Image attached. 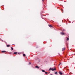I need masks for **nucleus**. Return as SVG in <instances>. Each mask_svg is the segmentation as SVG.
<instances>
[{
	"mask_svg": "<svg viewBox=\"0 0 75 75\" xmlns=\"http://www.w3.org/2000/svg\"><path fill=\"white\" fill-rule=\"evenodd\" d=\"M56 70V69H55V68L54 69L53 68H50L49 69V71H55Z\"/></svg>",
	"mask_w": 75,
	"mask_h": 75,
	"instance_id": "nucleus-1",
	"label": "nucleus"
},
{
	"mask_svg": "<svg viewBox=\"0 0 75 75\" xmlns=\"http://www.w3.org/2000/svg\"><path fill=\"white\" fill-rule=\"evenodd\" d=\"M60 34L62 35H65V33L63 32H62L60 33Z\"/></svg>",
	"mask_w": 75,
	"mask_h": 75,
	"instance_id": "nucleus-2",
	"label": "nucleus"
},
{
	"mask_svg": "<svg viewBox=\"0 0 75 75\" xmlns=\"http://www.w3.org/2000/svg\"><path fill=\"white\" fill-rule=\"evenodd\" d=\"M59 73L60 75H62V74H63V73H62L61 72V71L59 72Z\"/></svg>",
	"mask_w": 75,
	"mask_h": 75,
	"instance_id": "nucleus-3",
	"label": "nucleus"
},
{
	"mask_svg": "<svg viewBox=\"0 0 75 75\" xmlns=\"http://www.w3.org/2000/svg\"><path fill=\"white\" fill-rule=\"evenodd\" d=\"M65 50V48H63L62 49V51H64Z\"/></svg>",
	"mask_w": 75,
	"mask_h": 75,
	"instance_id": "nucleus-4",
	"label": "nucleus"
},
{
	"mask_svg": "<svg viewBox=\"0 0 75 75\" xmlns=\"http://www.w3.org/2000/svg\"><path fill=\"white\" fill-rule=\"evenodd\" d=\"M2 52H3V53H4V52H6V51H2Z\"/></svg>",
	"mask_w": 75,
	"mask_h": 75,
	"instance_id": "nucleus-5",
	"label": "nucleus"
},
{
	"mask_svg": "<svg viewBox=\"0 0 75 75\" xmlns=\"http://www.w3.org/2000/svg\"><path fill=\"white\" fill-rule=\"evenodd\" d=\"M49 27H52V26L51 25H49Z\"/></svg>",
	"mask_w": 75,
	"mask_h": 75,
	"instance_id": "nucleus-6",
	"label": "nucleus"
},
{
	"mask_svg": "<svg viewBox=\"0 0 75 75\" xmlns=\"http://www.w3.org/2000/svg\"><path fill=\"white\" fill-rule=\"evenodd\" d=\"M36 68H39V67H38V66H36Z\"/></svg>",
	"mask_w": 75,
	"mask_h": 75,
	"instance_id": "nucleus-7",
	"label": "nucleus"
},
{
	"mask_svg": "<svg viewBox=\"0 0 75 75\" xmlns=\"http://www.w3.org/2000/svg\"><path fill=\"white\" fill-rule=\"evenodd\" d=\"M66 40H67V41H68V40H69V38H67Z\"/></svg>",
	"mask_w": 75,
	"mask_h": 75,
	"instance_id": "nucleus-8",
	"label": "nucleus"
},
{
	"mask_svg": "<svg viewBox=\"0 0 75 75\" xmlns=\"http://www.w3.org/2000/svg\"><path fill=\"white\" fill-rule=\"evenodd\" d=\"M10 45H7V47H9Z\"/></svg>",
	"mask_w": 75,
	"mask_h": 75,
	"instance_id": "nucleus-9",
	"label": "nucleus"
},
{
	"mask_svg": "<svg viewBox=\"0 0 75 75\" xmlns=\"http://www.w3.org/2000/svg\"><path fill=\"white\" fill-rule=\"evenodd\" d=\"M17 53V52H15L14 53V54H15V55Z\"/></svg>",
	"mask_w": 75,
	"mask_h": 75,
	"instance_id": "nucleus-10",
	"label": "nucleus"
},
{
	"mask_svg": "<svg viewBox=\"0 0 75 75\" xmlns=\"http://www.w3.org/2000/svg\"><path fill=\"white\" fill-rule=\"evenodd\" d=\"M42 72H45V70H42Z\"/></svg>",
	"mask_w": 75,
	"mask_h": 75,
	"instance_id": "nucleus-11",
	"label": "nucleus"
},
{
	"mask_svg": "<svg viewBox=\"0 0 75 75\" xmlns=\"http://www.w3.org/2000/svg\"><path fill=\"white\" fill-rule=\"evenodd\" d=\"M55 74H56V75H57V74H58V73L57 72H55Z\"/></svg>",
	"mask_w": 75,
	"mask_h": 75,
	"instance_id": "nucleus-12",
	"label": "nucleus"
},
{
	"mask_svg": "<svg viewBox=\"0 0 75 75\" xmlns=\"http://www.w3.org/2000/svg\"><path fill=\"white\" fill-rule=\"evenodd\" d=\"M23 55L24 57H25V54H23Z\"/></svg>",
	"mask_w": 75,
	"mask_h": 75,
	"instance_id": "nucleus-13",
	"label": "nucleus"
},
{
	"mask_svg": "<svg viewBox=\"0 0 75 75\" xmlns=\"http://www.w3.org/2000/svg\"><path fill=\"white\" fill-rule=\"evenodd\" d=\"M72 74V73L70 72L69 73V75H71V74Z\"/></svg>",
	"mask_w": 75,
	"mask_h": 75,
	"instance_id": "nucleus-14",
	"label": "nucleus"
},
{
	"mask_svg": "<svg viewBox=\"0 0 75 75\" xmlns=\"http://www.w3.org/2000/svg\"><path fill=\"white\" fill-rule=\"evenodd\" d=\"M45 73L46 74H48V72H45Z\"/></svg>",
	"mask_w": 75,
	"mask_h": 75,
	"instance_id": "nucleus-15",
	"label": "nucleus"
},
{
	"mask_svg": "<svg viewBox=\"0 0 75 75\" xmlns=\"http://www.w3.org/2000/svg\"><path fill=\"white\" fill-rule=\"evenodd\" d=\"M11 49L12 50H13V47H11Z\"/></svg>",
	"mask_w": 75,
	"mask_h": 75,
	"instance_id": "nucleus-16",
	"label": "nucleus"
},
{
	"mask_svg": "<svg viewBox=\"0 0 75 75\" xmlns=\"http://www.w3.org/2000/svg\"><path fill=\"white\" fill-rule=\"evenodd\" d=\"M61 64V63H60V64H59V66Z\"/></svg>",
	"mask_w": 75,
	"mask_h": 75,
	"instance_id": "nucleus-17",
	"label": "nucleus"
},
{
	"mask_svg": "<svg viewBox=\"0 0 75 75\" xmlns=\"http://www.w3.org/2000/svg\"><path fill=\"white\" fill-rule=\"evenodd\" d=\"M31 64V62H30L29 64V65H30Z\"/></svg>",
	"mask_w": 75,
	"mask_h": 75,
	"instance_id": "nucleus-18",
	"label": "nucleus"
},
{
	"mask_svg": "<svg viewBox=\"0 0 75 75\" xmlns=\"http://www.w3.org/2000/svg\"><path fill=\"white\" fill-rule=\"evenodd\" d=\"M1 41H3V40L2 39H0Z\"/></svg>",
	"mask_w": 75,
	"mask_h": 75,
	"instance_id": "nucleus-19",
	"label": "nucleus"
},
{
	"mask_svg": "<svg viewBox=\"0 0 75 75\" xmlns=\"http://www.w3.org/2000/svg\"><path fill=\"white\" fill-rule=\"evenodd\" d=\"M63 31H65V29H63Z\"/></svg>",
	"mask_w": 75,
	"mask_h": 75,
	"instance_id": "nucleus-20",
	"label": "nucleus"
},
{
	"mask_svg": "<svg viewBox=\"0 0 75 75\" xmlns=\"http://www.w3.org/2000/svg\"><path fill=\"white\" fill-rule=\"evenodd\" d=\"M62 13H63V10H62Z\"/></svg>",
	"mask_w": 75,
	"mask_h": 75,
	"instance_id": "nucleus-21",
	"label": "nucleus"
},
{
	"mask_svg": "<svg viewBox=\"0 0 75 75\" xmlns=\"http://www.w3.org/2000/svg\"><path fill=\"white\" fill-rule=\"evenodd\" d=\"M67 48H68V46H67Z\"/></svg>",
	"mask_w": 75,
	"mask_h": 75,
	"instance_id": "nucleus-22",
	"label": "nucleus"
},
{
	"mask_svg": "<svg viewBox=\"0 0 75 75\" xmlns=\"http://www.w3.org/2000/svg\"><path fill=\"white\" fill-rule=\"evenodd\" d=\"M43 2H44V0H42Z\"/></svg>",
	"mask_w": 75,
	"mask_h": 75,
	"instance_id": "nucleus-23",
	"label": "nucleus"
},
{
	"mask_svg": "<svg viewBox=\"0 0 75 75\" xmlns=\"http://www.w3.org/2000/svg\"><path fill=\"white\" fill-rule=\"evenodd\" d=\"M51 75H52V74H51Z\"/></svg>",
	"mask_w": 75,
	"mask_h": 75,
	"instance_id": "nucleus-24",
	"label": "nucleus"
}]
</instances>
